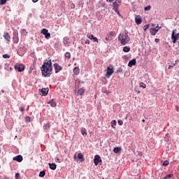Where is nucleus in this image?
I'll return each instance as SVG.
<instances>
[{"label":"nucleus","mask_w":179,"mask_h":179,"mask_svg":"<svg viewBox=\"0 0 179 179\" xmlns=\"http://www.w3.org/2000/svg\"><path fill=\"white\" fill-rule=\"evenodd\" d=\"M73 157L74 159H76V155H74Z\"/></svg>","instance_id":"bf43d9fd"},{"label":"nucleus","mask_w":179,"mask_h":179,"mask_svg":"<svg viewBox=\"0 0 179 179\" xmlns=\"http://www.w3.org/2000/svg\"><path fill=\"white\" fill-rule=\"evenodd\" d=\"M14 68L16 71H18V72H23L24 71V64H16L14 66Z\"/></svg>","instance_id":"39448f33"},{"label":"nucleus","mask_w":179,"mask_h":179,"mask_svg":"<svg viewBox=\"0 0 179 179\" xmlns=\"http://www.w3.org/2000/svg\"><path fill=\"white\" fill-rule=\"evenodd\" d=\"M85 44H90V41H89V39H87L85 41Z\"/></svg>","instance_id":"49530a36"},{"label":"nucleus","mask_w":179,"mask_h":179,"mask_svg":"<svg viewBox=\"0 0 179 179\" xmlns=\"http://www.w3.org/2000/svg\"><path fill=\"white\" fill-rule=\"evenodd\" d=\"M85 90L84 88H80L78 90V93L80 94V96H83V94L85 93Z\"/></svg>","instance_id":"412c9836"},{"label":"nucleus","mask_w":179,"mask_h":179,"mask_svg":"<svg viewBox=\"0 0 179 179\" xmlns=\"http://www.w3.org/2000/svg\"><path fill=\"white\" fill-rule=\"evenodd\" d=\"M169 134H166V136H167Z\"/></svg>","instance_id":"e2e57ef3"},{"label":"nucleus","mask_w":179,"mask_h":179,"mask_svg":"<svg viewBox=\"0 0 179 179\" xmlns=\"http://www.w3.org/2000/svg\"><path fill=\"white\" fill-rule=\"evenodd\" d=\"M123 51H124V52H129L131 51V48H129L128 46H124L123 48Z\"/></svg>","instance_id":"4be33fe9"},{"label":"nucleus","mask_w":179,"mask_h":179,"mask_svg":"<svg viewBox=\"0 0 179 179\" xmlns=\"http://www.w3.org/2000/svg\"><path fill=\"white\" fill-rule=\"evenodd\" d=\"M105 40L106 41H111V40H113V36H110L109 34H107L105 38Z\"/></svg>","instance_id":"5701e85b"},{"label":"nucleus","mask_w":179,"mask_h":179,"mask_svg":"<svg viewBox=\"0 0 179 179\" xmlns=\"http://www.w3.org/2000/svg\"><path fill=\"white\" fill-rule=\"evenodd\" d=\"M176 111H178V110H179L178 106H176Z\"/></svg>","instance_id":"5fc2aeb1"},{"label":"nucleus","mask_w":179,"mask_h":179,"mask_svg":"<svg viewBox=\"0 0 179 179\" xmlns=\"http://www.w3.org/2000/svg\"><path fill=\"white\" fill-rule=\"evenodd\" d=\"M115 12L117 13V15H120V12L118 11V8H113Z\"/></svg>","instance_id":"c03bdc74"},{"label":"nucleus","mask_w":179,"mask_h":179,"mask_svg":"<svg viewBox=\"0 0 179 179\" xmlns=\"http://www.w3.org/2000/svg\"><path fill=\"white\" fill-rule=\"evenodd\" d=\"M25 121H26V122H30V121H31L30 117L27 116V117H25Z\"/></svg>","instance_id":"e433bc0d"},{"label":"nucleus","mask_w":179,"mask_h":179,"mask_svg":"<svg viewBox=\"0 0 179 179\" xmlns=\"http://www.w3.org/2000/svg\"><path fill=\"white\" fill-rule=\"evenodd\" d=\"M32 1L34 2V3H36V2H38V0H32Z\"/></svg>","instance_id":"603ef678"},{"label":"nucleus","mask_w":179,"mask_h":179,"mask_svg":"<svg viewBox=\"0 0 179 179\" xmlns=\"http://www.w3.org/2000/svg\"><path fill=\"white\" fill-rule=\"evenodd\" d=\"M10 71H12L13 69L12 67H10Z\"/></svg>","instance_id":"13d9d810"},{"label":"nucleus","mask_w":179,"mask_h":179,"mask_svg":"<svg viewBox=\"0 0 179 179\" xmlns=\"http://www.w3.org/2000/svg\"><path fill=\"white\" fill-rule=\"evenodd\" d=\"M113 152H114V153H118L119 152H121V148H120V147H115V148L113 149Z\"/></svg>","instance_id":"b1692460"},{"label":"nucleus","mask_w":179,"mask_h":179,"mask_svg":"<svg viewBox=\"0 0 179 179\" xmlns=\"http://www.w3.org/2000/svg\"><path fill=\"white\" fill-rule=\"evenodd\" d=\"M87 38H90V40H93L94 36L92 34H87Z\"/></svg>","instance_id":"c756f323"},{"label":"nucleus","mask_w":179,"mask_h":179,"mask_svg":"<svg viewBox=\"0 0 179 179\" xmlns=\"http://www.w3.org/2000/svg\"><path fill=\"white\" fill-rule=\"evenodd\" d=\"M142 122H145V120L144 119L142 120Z\"/></svg>","instance_id":"052dcab7"},{"label":"nucleus","mask_w":179,"mask_h":179,"mask_svg":"<svg viewBox=\"0 0 179 179\" xmlns=\"http://www.w3.org/2000/svg\"><path fill=\"white\" fill-rule=\"evenodd\" d=\"M13 160H15V162H18V163H20V162H22L23 157L22 155H17L16 157H14L13 158Z\"/></svg>","instance_id":"9b49d317"},{"label":"nucleus","mask_w":179,"mask_h":179,"mask_svg":"<svg viewBox=\"0 0 179 179\" xmlns=\"http://www.w3.org/2000/svg\"><path fill=\"white\" fill-rule=\"evenodd\" d=\"M169 161L166 160V161L164 162L162 165L166 166H169Z\"/></svg>","instance_id":"4c0bfd02"},{"label":"nucleus","mask_w":179,"mask_h":179,"mask_svg":"<svg viewBox=\"0 0 179 179\" xmlns=\"http://www.w3.org/2000/svg\"><path fill=\"white\" fill-rule=\"evenodd\" d=\"M135 22L136 24H141L142 23V17H141V15H137L136 17Z\"/></svg>","instance_id":"4468645a"},{"label":"nucleus","mask_w":179,"mask_h":179,"mask_svg":"<svg viewBox=\"0 0 179 179\" xmlns=\"http://www.w3.org/2000/svg\"><path fill=\"white\" fill-rule=\"evenodd\" d=\"M150 32L152 36H156V34L157 33V29H156V28H152L150 30Z\"/></svg>","instance_id":"aec40b11"},{"label":"nucleus","mask_w":179,"mask_h":179,"mask_svg":"<svg viewBox=\"0 0 179 179\" xmlns=\"http://www.w3.org/2000/svg\"><path fill=\"white\" fill-rule=\"evenodd\" d=\"M66 59H71V53L69 52H66L65 53Z\"/></svg>","instance_id":"a878e982"},{"label":"nucleus","mask_w":179,"mask_h":179,"mask_svg":"<svg viewBox=\"0 0 179 179\" xmlns=\"http://www.w3.org/2000/svg\"><path fill=\"white\" fill-rule=\"evenodd\" d=\"M3 37V38H5L7 44H9L10 43V35H9V33H4Z\"/></svg>","instance_id":"6e6552de"},{"label":"nucleus","mask_w":179,"mask_h":179,"mask_svg":"<svg viewBox=\"0 0 179 179\" xmlns=\"http://www.w3.org/2000/svg\"><path fill=\"white\" fill-rule=\"evenodd\" d=\"M116 122H115V120H113V121L111 122V124H114L115 125Z\"/></svg>","instance_id":"8fccbe9b"},{"label":"nucleus","mask_w":179,"mask_h":179,"mask_svg":"<svg viewBox=\"0 0 179 179\" xmlns=\"http://www.w3.org/2000/svg\"><path fill=\"white\" fill-rule=\"evenodd\" d=\"M117 123L119 125H122L124 124V122L121 120H117Z\"/></svg>","instance_id":"a19ab883"},{"label":"nucleus","mask_w":179,"mask_h":179,"mask_svg":"<svg viewBox=\"0 0 179 179\" xmlns=\"http://www.w3.org/2000/svg\"><path fill=\"white\" fill-rule=\"evenodd\" d=\"M117 2L121 5V2H122V0H117Z\"/></svg>","instance_id":"3c124183"},{"label":"nucleus","mask_w":179,"mask_h":179,"mask_svg":"<svg viewBox=\"0 0 179 179\" xmlns=\"http://www.w3.org/2000/svg\"><path fill=\"white\" fill-rule=\"evenodd\" d=\"M151 8L152 7L150 6H148L144 8V10H150Z\"/></svg>","instance_id":"58836bf2"},{"label":"nucleus","mask_w":179,"mask_h":179,"mask_svg":"<svg viewBox=\"0 0 179 179\" xmlns=\"http://www.w3.org/2000/svg\"><path fill=\"white\" fill-rule=\"evenodd\" d=\"M120 4L118 3L117 1L113 2V8H120Z\"/></svg>","instance_id":"bb28decb"},{"label":"nucleus","mask_w":179,"mask_h":179,"mask_svg":"<svg viewBox=\"0 0 179 179\" xmlns=\"http://www.w3.org/2000/svg\"><path fill=\"white\" fill-rule=\"evenodd\" d=\"M150 26V24H149L145 25V26L143 27V30H144V31H146V30H148V29H149Z\"/></svg>","instance_id":"473e14b6"},{"label":"nucleus","mask_w":179,"mask_h":179,"mask_svg":"<svg viewBox=\"0 0 179 179\" xmlns=\"http://www.w3.org/2000/svg\"><path fill=\"white\" fill-rule=\"evenodd\" d=\"M81 134H82V135H83V136L87 135V132H86V129L82 128V129H81Z\"/></svg>","instance_id":"cd10ccee"},{"label":"nucleus","mask_w":179,"mask_h":179,"mask_svg":"<svg viewBox=\"0 0 179 179\" xmlns=\"http://www.w3.org/2000/svg\"><path fill=\"white\" fill-rule=\"evenodd\" d=\"M107 2H109L110 3H113L114 2V0H106Z\"/></svg>","instance_id":"09e8293b"},{"label":"nucleus","mask_w":179,"mask_h":179,"mask_svg":"<svg viewBox=\"0 0 179 179\" xmlns=\"http://www.w3.org/2000/svg\"><path fill=\"white\" fill-rule=\"evenodd\" d=\"M80 73V69H79V67H75L73 69V73L75 75H79Z\"/></svg>","instance_id":"a211bd4d"},{"label":"nucleus","mask_w":179,"mask_h":179,"mask_svg":"<svg viewBox=\"0 0 179 179\" xmlns=\"http://www.w3.org/2000/svg\"><path fill=\"white\" fill-rule=\"evenodd\" d=\"M135 65H136V59H133L129 62L128 66H129V68H132V66H134Z\"/></svg>","instance_id":"f8f14e48"},{"label":"nucleus","mask_w":179,"mask_h":179,"mask_svg":"<svg viewBox=\"0 0 179 179\" xmlns=\"http://www.w3.org/2000/svg\"><path fill=\"white\" fill-rule=\"evenodd\" d=\"M140 87H143V89H146V84L144 83H140Z\"/></svg>","instance_id":"2f4dec72"},{"label":"nucleus","mask_w":179,"mask_h":179,"mask_svg":"<svg viewBox=\"0 0 179 179\" xmlns=\"http://www.w3.org/2000/svg\"><path fill=\"white\" fill-rule=\"evenodd\" d=\"M6 2H9V0H0L1 6L3 5H6Z\"/></svg>","instance_id":"393cba45"},{"label":"nucleus","mask_w":179,"mask_h":179,"mask_svg":"<svg viewBox=\"0 0 179 179\" xmlns=\"http://www.w3.org/2000/svg\"><path fill=\"white\" fill-rule=\"evenodd\" d=\"M48 104H50L51 107H57V102H55V99H52L48 102Z\"/></svg>","instance_id":"f3484780"},{"label":"nucleus","mask_w":179,"mask_h":179,"mask_svg":"<svg viewBox=\"0 0 179 179\" xmlns=\"http://www.w3.org/2000/svg\"><path fill=\"white\" fill-rule=\"evenodd\" d=\"M10 56H9L8 55H3V58H5V59H6V58H10Z\"/></svg>","instance_id":"79ce46f5"},{"label":"nucleus","mask_w":179,"mask_h":179,"mask_svg":"<svg viewBox=\"0 0 179 179\" xmlns=\"http://www.w3.org/2000/svg\"><path fill=\"white\" fill-rule=\"evenodd\" d=\"M64 45H67V44H71V42H69V37L66 36L63 39Z\"/></svg>","instance_id":"dca6fc26"},{"label":"nucleus","mask_w":179,"mask_h":179,"mask_svg":"<svg viewBox=\"0 0 179 179\" xmlns=\"http://www.w3.org/2000/svg\"><path fill=\"white\" fill-rule=\"evenodd\" d=\"M49 167L51 170H55L57 169V164H54V163H49Z\"/></svg>","instance_id":"6ab92c4d"},{"label":"nucleus","mask_w":179,"mask_h":179,"mask_svg":"<svg viewBox=\"0 0 179 179\" xmlns=\"http://www.w3.org/2000/svg\"><path fill=\"white\" fill-rule=\"evenodd\" d=\"M20 177V174L19 173H15V178H19Z\"/></svg>","instance_id":"a18cd8bd"},{"label":"nucleus","mask_w":179,"mask_h":179,"mask_svg":"<svg viewBox=\"0 0 179 179\" xmlns=\"http://www.w3.org/2000/svg\"><path fill=\"white\" fill-rule=\"evenodd\" d=\"M57 161H59V158H56Z\"/></svg>","instance_id":"680f3d73"},{"label":"nucleus","mask_w":179,"mask_h":179,"mask_svg":"<svg viewBox=\"0 0 179 179\" xmlns=\"http://www.w3.org/2000/svg\"><path fill=\"white\" fill-rule=\"evenodd\" d=\"M50 122H48L43 125V129H48V128H50Z\"/></svg>","instance_id":"c85d7f7f"},{"label":"nucleus","mask_w":179,"mask_h":179,"mask_svg":"<svg viewBox=\"0 0 179 179\" xmlns=\"http://www.w3.org/2000/svg\"><path fill=\"white\" fill-rule=\"evenodd\" d=\"M171 177H173V174H168L166 175L164 179H169V178H171Z\"/></svg>","instance_id":"f704fd0d"},{"label":"nucleus","mask_w":179,"mask_h":179,"mask_svg":"<svg viewBox=\"0 0 179 179\" xmlns=\"http://www.w3.org/2000/svg\"><path fill=\"white\" fill-rule=\"evenodd\" d=\"M171 68H173V66H169L168 69H171Z\"/></svg>","instance_id":"6e6d98bb"},{"label":"nucleus","mask_w":179,"mask_h":179,"mask_svg":"<svg viewBox=\"0 0 179 179\" xmlns=\"http://www.w3.org/2000/svg\"><path fill=\"white\" fill-rule=\"evenodd\" d=\"M40 94L41 96H47L48 94V88H43L41 90Z\"/></svg>","instance_id":"ddd939ff"},{"label":"nucleus","mask_w":179,"mask_h":179,"mask_svg":"<svg viewBox=\"0 0 179 179\" xmlns=\"http://www.w3.org/2000/svg\"><path fill=\"white\" fill-rule=\"evenodd\" d=\"M113 73H114V70H113V69L110 68V66L107 67L106 76H107L108 78H110V76H111V75H113Z\"/></svg>","instance_id":"0eeeda50"},{"label":"nucleus","mask_w":179,"mask_h":179,"mask_svg":"<svg viewBox=\"0 0 179 179\" xmlns=\"http://www.w3.org/2000/svg\"><path fill=\"white\" fill-rule=\"evenodd\" d=\"M44 176H45V171H41L39 173V177H44Z\"/></svg>","instance_id":"7c9ffc66"},{"label":"nucleus","mask_w":179,"mask_h":179,"mask_svg":"<svg viewBox=\"0 0 179 179\" xmlns=\"http://www.w3.org/2000/svg\"><path fill=\"white\" fill-rule=\"evenodd\" d=\"M179 39V33L176 34V29H174L172 31V34H171V40H172V43H173V44H176L177 40Z\"/></svg>","instance_id":"7ed1b4c3"},{"label":"nucleus","mask_w":179,"mask_h":179,"mask_svg":"<svg viewBox=\"0 0 179 179\" xmlns=\"http://www.w3.org/2000/svg\"><path fill=\"white\" fill-rule=\"evenodd\" d=\"M0 169H1V165H0Z\"/></svg>","instance_id":"0e129e2a"},{"label":"nucleus","mask_w":179,"mask_h":179,"mask_svg":"<svg viewBox=\"0 0 179 179\" xmlns=\"http://www.w3.org/2000/svg\"><path fill=\"white\" fill-rule=\"evenodd\" d=\"M54 67L55 69V73H58V72H59V71H62V66H59V64H58V63L55 64Z\"/></svg>","instance_id":"9d476101"},{"label":"nucleus","mask_w":179,"mask_h":179,"mask_svg":"<svg viewBox=\"0 0 179 179\" xmlns=\"http://www.w3.org/2000/svg\"><path fill=\"white\" fill-rule=\"evenodd\" d=\"M92 40L94 43H99V39L97 38V37L94 36V38H92Z\"/></svg>","instance_id":"ea45409f"},{"label":"nucleus","mask_w":179,"mask_h":179,"mask_svg":"<svg viewBox=\"0 0 179 179\" xmlns=\"http://www.w3.org/2000/svg\"><path fill=\"white\" fill-rule=\"evenodd\" d=\"M155 29L157 30V31H159V28H157V27Z\"/></svg>","instance_id":"4d7b16f0"},{"label":"nucleus","mask_w":179,"mask_h":179,"mask_svg":"<svg viewBox=\"0 0 179 179\" xmlns=\"http://www.w3.org/2000/svg\"><path fill=\"white\" fill-rule=\"evenodd\" d=\"M41 71L42 75L45 76V78H50V76L52 75V63L51 62V60H45L43 64L41 67Z\"/></svg>","instance_id":"f257e3e1"},{"label":"nucleus","mask_w":179,"mask_h":179,"mask_svg":"<svg viewBox=\"0 0 179 179\" xmlns=\"http://www.w3.org/2000/svg\"><path fill=\"white\" fill-rule=\"evenodd\" d=\"M99 162H101V157H100L99 155H96L94 157V163L95 166H98Z\"/></svg>","instance_id":"1a4fd4ad"},{"label":"nucleus","mask_w":179,"mask_h":179,"mask_svg":"<svg viewBox=\"0 0 179 179\" xmlns=\"http://www.w3.org/2000/svg\"><path fill=\"white\" fill-rule=\"evenodd\" d=\"M22 33H26V34H27V32L26 31V29H23Z\"/></svg>","instance_id":"864d4df0"},{"label":"nucleus","mask_w":179,"mask_h":179,"mask_svg":"<svg viewBox=\"0 0 179 179\" xmlns=\"http://www.w3.org/2000/svg\"><path fill=\"white\" fill-rule=\"evenodd\" d=\"M13 41L15 44H17L19 43V34L17 32L13 33Z\"/></svg>","instance_id":"423d86ee"},{"label":"nucleus","mask_w":179,"mask_h":179,"mask_svg":"<svg viewBox=\"0 0 179 179\" xmlns=\"http://www.w3.org/2000/svg\"><path fill=\"white\" fill-rule=\"evenodd\" d=\"M117 38L122 45H127L131 40L127 30H125L124 33L120 34Z\"/></svg>","instance_id":"f03ea898"},{"label":"nucleus","mask_w":179,"mask_h":179,"mask_svg":"<svg viewBox=\"0 0 179 179\" xmlns=\"http://www.w3.org/2000/svg\"><path fill=\"white\" fill-rule=\"evenodd\" d=\"M78 159H79L81 163H83V162H85V157H83V154H82V152L78 153Z\"/></svg>","instance_id":"2eb2a0df"},{"label":"nucleus","mask_w":179,"mask_h":179,"mask_svg":"<svg viewBox=\"0 0 179 179\" xmlns=\"http://www.w3.org/2000/svg\"><path fill=\"white\" fill-rule=\"evenodd\" d=\"M134 91L136 92L138 94L141 93V90H139V88H138L137 87H134Z\"/></svg>","instance_id":"72a5a7b5"},{"label":"nucleus","mask_w":179,"mask_h":179,"mask_svg":"<svg viewBox=\"0 0 179 179\" xmlns=\"http://www.w3.org/2000/svg\"><path fill=\"white\" fill-rule=\"evenodd\" d=\"M24 106H22L20 108V111H21L22 113H23V111H24Z\"/></svg>","instance_id":"37998d69"},{"label":"nucleus","mask_w":179,"mask_h":179,"mask_svg":"<svg viewBox=\"0 0 179 179\" xmlns=\"http://www.w3.org/2000/svg\"><path fill=\"white\" fill-rule=\"evenodd\" d=\"M109 36H110V37H114V36H115V31H110V33H109Z\"/></svg>","instance_id":"c9c22d12"},{"label":"nucleus","mask_w":179,"mask_h":179,"mask_svg":"<svg viewBox=\"0 0 179 179\" xmlns=\"http://www.w3.org/2000/svg\"><path fill=\"white\" fill-rule=\"evenodd\" d=\"M155 43H159L160 39H159V38H155Z\"/></svg>","instance_id":"de8ad7c7"},{"label":"nucleus","mask_w":179,"mask_h":179,"mask_svg":"<svg viewBox=\"0 0 179 179\" xmlns=\"http://www.w3.org/2000/svg\"><path fill=\"white\" fill-rule=\"evenodd\" d=\"M41 34H43V36H45V38H46L47 40H50V38H51V34L48 33V29L43 28L41 31Z\"/></svg>","instance_id":"20e7f679"}]
</instances>
